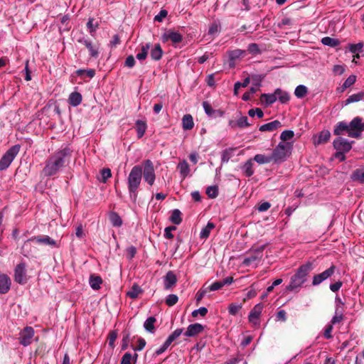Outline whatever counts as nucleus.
I'll list each match as a JSON object with an SVG mask.
<instances>
[{
	"instance_id": "obj_1",
	"label": "nucleus",
	"mask_w": 364,
	"mask_h": 364,
	"mask_svg": "<svg viewBox=\"0 0 364 364\" xmlns=\"http://www.w3.org/2000/svg\"><path fill=\"white\" fill-rule=\"evenodd\" d=\"M71 153L70 149L65 147L50 155L46 160L43 170L45 176H52L57 174L62 168L69 164Z\"/></svg>"
},
{
	"instance_id": "obj_2",
	"label": "nucleus",
	"mask_w": 364,
	"mask_h": 364,
	"mask_svg": "<svg viewBox=\"0 0 364 364\" xmlns=\"http://www.w3.org/2000/svg\"><path fill=\"white\" fill-rule=\"evenodd\" d=\"M364 131V121L360 117H354L348 124L345 121L338 122L333 129V134L341 136L347 133L349 137L358 138Z\"/></svg>"
},
{
	"instance_id": "obj_3",
	"label": "nucleus",
	"mask_w": 364,
	"mask_h": 364,
	"mask_svg": "<svg viewBox=\"0 0 364 364\" xmlns=\"http://www.w3.org/2000/svg\"><path fill=\"white\" fill-rule=\"evenodd\" d=\"M314 268V263L308 261L301 264L291 277L290 282L286 287L289 291L299 292L301 286L307 281V277Z\"/></svg>"
},
{
	"instance_id": "obj_4",
	"label": "nucleus",
	"mask_w": 364,
	"mask_h": 364,
	"mask_svg": "<svg viewBox=\"0 0 364 364\" xmlns=\"http://www.w3.org/2000/svg\"><path fill=\"white\" fill-rule=\"evenodd\" d=\"M142 179V166L136 165L132 167L127 177V186L129 197L133 203H136L138 198V188Z\"/></svg>"
},
{
	"instance_id": "obj_5",
	"label": "nucleus",
	"mask_w": 364,
	"mask_h": 364,
	"mask_svg": "<svg viewBox=\"0 0 364 364\" xmlns=\"http://www.w3.org/2000/svg\"><path fill=\"white\" fill-rule=\"evenodd\" d=\"M292 145L289 142H279L270 155L272 162L279 164L291 154Z\"/></svg>"
},
{
	"instance_id": "obj_6",
	"label": "nucleus",
	"mask_w": 364,
	"mask_h": 364,
	"mask_svg": "<svg viewBox=\"0 0 364 364\" xmlns=\"http://www.w3.org/2000/svg\"><path fill=\"white\" fill-rule=\"evenodd\" d=\"M21 146L16 144L10 147L0 159V171H4L9 167L12 161L18 155Z\"/></svg>"
},
{
	"instance_id": "obj_7",
	"label": "nucleus",
	"mask_w": 364,
	"mask_h": 364,
	"mask_svg": "<svg viewBox=\"0 0 364 364\" xmlns=\"http://www.w3.org/2000/svg\"><path fill=\"white\" fill-rule=\"evenodd\" d=\"M142 176L149 186L154 185L156 175L153 162L150 159L143 161Z\"/></svg>"
},
{
	"instance_id": "obj_8",
	"label": "nucleus",
	"mask_w": 364,
	"mask_h": 364,
	"mask_svg": "<svg viewBox=\"0 0 364 364\" xmlns=\"http://www.w3.org/2000/svg\"><path fill=\"white\" fill-rule=\"evenodd\" d=\"M14 279L16 283L21 285L28 282L29 277L27 275L26 264L25 262H20L15 267Z\"/></svg>"
},
{
	"instance_id": "obj_9",
	"label": "nucleus",
	"mask_w": 364,
	"mask_h": 364,
	"mask_svg": "<svg viewBox=\"0 0 364 364\" xmlns=\"http://www.w3.org/2000/svg\"><path fill=\"white\" fill-rule=\"evenodd\" d=\"M336 270V265L331 264V265L323 272L314 275L311 285L314 287L318 286L323 282L331 278L335 274Z\"/></svg>"
},
{
	"instance_id": "obj_10",
	"label": "nucleus",
	"mask_w": 364,
	"mask_h": 364,
	"mask_svg": "<svg viewBox=\"0 0 364 364\" xmlns=\"http://www.w3.org/2000/svg\"><path fill=\"white\" fill-rule=\"evenodd\" d=\"M266 247V245H261L256 249L252 250L249 252V255L246 257L243 261V264L250 266L252 263L260 261L263 256V251Z\"/></svg>"
},
{
	"instance_id": "obj_11",
	"label": "nucleus",
	"mask_w": 364,
	"mask_h": 364,
	"mask_svg": "<svg viewBox=\"0 0 364 364\" xmlns=\"http://www.w3.org/2000/svg\"><path fill=\"white\" fill-rule=\"evenodd\" d=\"M34 329L31 326L25 327L19 333V343L23 346L30 345L34 336Z\"/></svg>"
},
{
	"instance_id": "obj_12",
	"label": "nucleus",
	"mask_w": 364,
	"mask_h": 364,
	"mask_svg": "<svg viewBox=\"0 0 364 364\" xmlns=\"http://www.w3.org/2000/svg\"><path fill=\"white\" fill-rule=\"evenodd\" d=\"M82 44L90 52L92 58H97L99 55V46L97 43H93L89 38H82L77 41Z\"/></svg>"
},
{
	"instance_id": "obj_13",
	"label": "nucleus",
	"mask_w": 364,
	"mask_h": 364,
	"mask_svg": "<svg viewBox=\"0 0 364 364\" xmlns=\"http://www.w3.org/2000/svg\"><path fill=\"white\" fill-rule=\"evenodd\" d=\"M333 147L336 151H341L344 152H348L351 148L352 144L347 139L338 136L333 141Z\"/></svg>"
},
{
	"instance_id": "obj_14",
	"label": "nucleus",
	"mask_w": 364,
	"mask_h": 364,
	"mask_svg": "<svg viewBox=\"0 0 364 364\" xmlns=\"http://www.w3.org/2000/svg\"><path fill=\"white\" fill-rule=\"evenodd\" d=\"M161 40L164 43L171 41L173 43H178L182 41L183 36L178 32L169 30L162 35Z\"/></svg>"
},
{
	"instance_id": "obj_15",
	"label": "nucleus",
	"mask_w": 364,
	"mask_h": 364,
	"mask_svg": "<svg viewBox=\"0 0 364 364\" xmlns=\"http://www.w3.org/2000/svg\"><path fill=\"white\" fill-rule=\"evenodd\" d=\"M35 241L38 244H43L51 247L56 246V242L48 235H38L28 239L26 242Z\"/></svg>"
},
{
	"instance_id": "obj_16",
	"label": "nucleus",
	"mask_w": 364,
	"mask_h": 364,
	"mask_svg": "<svg viewBox=\"0 0 364 364\" xmlns=\"http://www.w3.org/2000/svg\"><path fill=\"white\" fill-rule=\"evenodd\" d=\"M11 286V280L6 274H0V294H5L9 292Z\"/></svg>"
},
{
	"instance_id": "obj_17",
	"label": "nucleus",
	"mask_w": 364,
	"mask_h": 364,
	"mask_svg": "<svg viewBox=\"0 0 364 364\" xmlns=\"http://www.w3.org/2000/svg\"><path fill=\"white\" fill-rule=\"evenodd\" d=\"M203 330L204 326L202 324L196 323L188 326L184 335L188 337H194L202 333Z\"/></svg>"
},
{
	"instance_id": "obj_18",
	"label": "nucleus",
	"mask_w": 364,
	"mask_h": 364,
	"mask_svg": "<svg viewBox=\"0 0 364 364\" xmlns=\"http://www.w3.org/2000/svg\"><path fill=\"white\" fill-rule=\"evenodd\" d=\"M164 289L169 290L172 289L177 282V277L175 273L172 271H168L164 278Z\"/></svg>"
},
{
	"instance_id": "obj_19",
	"label": "nucleus",
	"mask_w": 364,
	"mask_h": 364,
	"mask_svg": "<svg viewBox=\"0 0 364 364\" xmlns=\"http://www.w3.org/2000/svg\"><path fill=\"white\" fill-rule=\"evenodd\" d=\"M262 309H263V305L261 303L257 304V305H255L254 306V308L251 310V311L249 314V316H248L249 321L250 323H252L254 324H256L257 323V321H258L260 317Z\"/></svg>"
},
{
	"instance_id": "obj_20",
	"label": "nucleus",
	"mask_w": 364,
	"mask_h": 364,
	"mask_svg": "<svg viewBox=\"0 0 364 364\" xmlns=\"http://www.w3.org/2000/svg\"><path fill=\"white\" fill-rule=\"evenodd\" d=\"M282 127V123L279 120H274L271 122L262 124L259 127L260 132H273Z\"/></svg>"
},
{
	"instance_id": "obj_21",
	"label": "nucleus",
	"mask_w": 364,
	"mask_h": 364,
	"mask_svg": "<svg viewBox=\"0 0 364 364\" xmlns=\"http://www.w3.org/2000/svg\"><path fill=\"white\" fill-rule=\"evenodd\" d=\"M82 101V95L78 92H73L68 97V103L73 107H77Z\"/></svg>"
},
{
	"instance_id": "obj_22",
	"label": "nucleus",
	"mask_w": 364,
	"mask_h": 364,
	"mask_svg": "<svg viewBox=\"0 0 364 364\" xmlns=\"http://www.w3.org/2000/svg\"><path fill=\"white\" fill-rule=\"evenodd\" d=\"M364 100V91L350 95L345 101L344 105H348L350 103L358 102Z\"/></svg>"
},
{
	"instance_id": "obj_23",
	"label": "nucleus",
	"mask_w": 364,
	"mask_h": 364,
	"mask_svg": "<svg viewBox=\"0 0 364 364\" xmlns=\"http://www.w3.org/2000/svg\"><path fill=\"white\" fill-rule=\"evenodd\" d=\"M89 283L92 289L98 290L100 289V285L102 283V279L100 276L92 274L90 276Z\"/></svg>"
},
{
	"instance_id": "obj_24",
	"label": "nucleus",
	"mask_w": 364,
	"mask_h": 364,
	"mask_svg": "<svg viewBox=\"0 0 364 364\" xmlns=\"http://www.w3.org/2000/svg\"><path fill=\"white\" fill-rule=\"evenodd\" d=\"M351 179L360 183H364V167L354 170L351 174Z\"/></svg>"
},
{
	"instance_id": "obj_25",
	"label": "nucleus",
	"mask_w": 364,
	"mask_h": 364,
	"mask_svg": "<svg viewBox=\"0 0 364 364\" xmlns=\"http://www.w3.org/2000/svg\"><path fill=\"white\" fill-rule=\"evenodd\" d=\"M163 53L164 52L160 44L157 43L151 50L150 55L152 60H159L162 58Z\"/></svg>"
},
{
	"instance_id": "obj_26",
	"label": "nucleus",
	"mask_w": 364,
	"mask_h": 364,
	"mask_svg": "<svg viewBox=\"0 0 364 364\" xmlns=\"http://www.w3.org/2000/svg\"><path fill=\"white\" fill-rule=\"evenodd\" d=\"M182 126L184 130H191L193 128V118L191 114H187L183 117Z\"/></svg>"
},
{
	"instance_id": "obj_27",
	"label": "nucleus",
	"mask_w": 364,
	"mask_h": 364,
	"mask_svg": "<svg viewBox=\"0 0 364 364\" xmlns=\"http://www.w3.org/2000/svg\"><path fill=\"white\" fill-rule=\"evenodd\" d=\"M75 73L83 80L86 77L91 79L95 76V70L94 69H79L75 71Z\"/></svg>"
},
{
	"instance_id": "obj_28",
	"label": "nucleus",
	"mask_w": 364,
	"mask_h": 364,
	"mask_svg": "<svg viewBox=\"0 0 364 364\" xmlns=\"http://www.w3.org/2000/svg\"><path fill=\"white\" fill-rule=\"evenodd\" d=\"M138 355L134 353V356L130 353H126L122 358L120 364H135Z\"/></svg>"
},
{
	"instance_id": "obj_29",
	"label": "nucleus",
	"mask_w": 364,
	"mask_h": 364,
	"mask_svg": "<svg viewBox=\"0 0 364 364\" xmlns=\"http://www.w3.org/2000/svg\"><path fill=\"white\" fill-rule=\"evenodd\" d=\"M146 127H147V126H146V124L145 122L140 120V119L136 120V133H137V137L139 139L141 138L144 136V134L146 132Z\"/></svg>"
},
{
	"instance_id": "obj_30",
	"label": "nucleus",
	"mask_w": 364,
	"mask_h": 364,
	"mask_svg": "<svg viewBox=\"0 0 364 364\" xmlns=\"http://www.w3.org/2000/svg\"><path fill=\"white\" fill-rule=\"evenodd\" d=\"M331 136V133L328 130H323L321 131L318 136V139L316 141V144H326L328 141Z\"/></svg>"
},
{
	"instance_id": "obj_31",
	"label": "nucleus",
	"mask_w": 364,
	"mask_h": 364,
	"mask_svg": "<svg viewBox=\"0 0 364 364\" xmlns=\"http://www.w3.org/2000/svg\"><path fill=\"white\" fill-rule=\"evenodd\" d=\"M252 159H249L242 166L243 172L247 177H250L254 173Z\"/></svg>"
},
{
	"instance_id": "obj_32",
	"label": "nucleus",
	"mask_w": 364,
	"mask_h": 364,
	"mask_svg": "<svg viewBox=\"0 0 364 364\" xmlns=\"http://www.w3.org/2000/svg\"><path fill=\"white\" fill-rule=\"evenodd\" d=\"M215 227V225L213 222H208L207 225L204 227L200 233V237L201 239H207L210 233V231L213 230Z\"/></svg>"
},
{
	"instance_id": "obj_33",
	"label": "nucleus",
	"mask_w": 364,
	"mask_h": 364,
	"mask_svg": "<svg viewBox=\"0 0 364 364\" xmlns=\"http://www.w3.org/2000/svg\"><path fill=\"white\" fill-rule=\"evenodd\" d=\"M275 95L277 97V100L278 99L279 102L283 104L287 103L290 98L288 92L282 91L279 88L275 90Z\"/></svg>"
},
{
	"instance_id": "obj_34",
	"label": "nucleus",
	"mask_w": 364,
	"mask_h": 364,
	"mask_svg": "<svg viewBox=\"0 0 364 364\" xmlns=\"http://www.w3.org/2000/svg\"><path fill=\"white\" fill-rule=\"evenodd\" d=\"M170 220L175 225H179L182 222L181 212L178 209H174L171 212Z\"/></svg>"
},
{
	"instance_id": "obj_35",
	"label": "nucleus",
	"mask_w": 364,
	"mask_h": 364,
	"mask_svg": "<svg viewBox=\"0 0 364 364\" xmlns=\"http://www.w3.org/2000/svg\"><path fill=\"white\" fill-rule=\"evenodd\" d=\"M321 43L331 48H335L340 44V41L337 38H333L328 36L324 37L321 39Z\"/></svg>"
},
{
	"instance_id": "obj_36",
	"label": "nucleus",
	"mask_w": 364,
	"mask_h": 364,
	"mask_svg": "<svg viewBox=\"0 0 364 364\" xmlns=\"http://www.w3.org/2000/svg\"><path fill=\"white\" fill-rule=\"evenodd\" d=\"M151 43H147L141 46V52L136 54V58L139 60H144L146 58L149 50L150 49Z\"/></svg>"
},
{
	"instance_id": "obj_37",
	"label": "nucleus",
	"mask_w": 364,
	"mask_h": 364,
	"mask_svg": "<svg viewBox=\"0 0 364 364\" xmlns=\"http://www.w3.org/2000/svg\"><path fill=\"white\" fill-rule=\"evenodd\" d=\"M260 100L262 102H265L267 105H270L277 101V97L275 92L273 94H262Z\"/></svg>"
},
{
	"instance_id": "obj_38",
	"label": "nucleus",
	"mask_w": 364,
	"mask_h": 364,
	"mask_svg": "<svg viewBox=\"0 0 364 364\" xmlns=\"http://www.w3.org/2000/svg\"><path fill=\"white\" fill-rule=\"evenodd\" d=\"M252 161H255L259 164H265L272 162L270 156H265L264 154H256L252 159Z\"/></svg>"
},
{
	"instance_id": "obj_39",
	"label": "nucleus",
	"mask_w": 364,
	"mask_h": 364,
	"mask_svg": "<svg viewBox=\"0 0 364 364\" xmlns=\"http://www.w3.org/2000/svg\"><path fill=\"white\" fill-rule=\"evenodd\" d=\"M178 168H179L180 173L183 176V178H186L190 172L189 165L185 160L181 161L178 164Z\"/></svg>"
},
{
	"instance_id": "obj_40",
	"label": "nucleus",
	"mask_w": 364,
	"mask_h": 364,
	"mask_svg": "<svg viewBox=\"0 0 364 364\" xmlns=\"http://www.w3.org/2000/svg\"><path fill=\"white\" fill-rule=\"evenodd\" d=\"M156 321V319L153 317V316H151V317H149L144 322V328L150 332V333H154V330H155V327H154V323Z\"/></svg>"
},
{
	"instance_id": "obj_41",
	"label": "nucleus",
	"mask_w": 364,
	"mask_h": 364,
	"mask_svg": "<svg viewBox=\"0 0 364 364\" xmlns=\"http://www.w3.org/2000/svg\"><path fill=\"white\" fill-rule=\"evenodd\" d=\"M142 292L141 287L134 284L129 291H128L127 295L132 299H136L138 296Z\"/></svg>"
},
{
	"instance_id": "obj_42",
	"label": "nucleus",
	"mask_w": 364,
	"mask_h": 364,
	"mask_svg": "<svg viewBox=\"0 0 364 364\" xmlns=\"http://www.w3.org/2000/svg\"><path fill=\"white\" fill-rule=\"evenodd\" d=\"M250 82V77H245L242 82H240L239 81L236 82L234 85V95H237L239 89L241 87H246L249 85Z\"/></svg>"
},
{
	"instance_id": "obj_43",
	"label": "nucleus",
	"mask_w": 364,
	"mask_h": 364,
	"mask_svg": "<svg viewBox=\"0 0 364 364\" xmlns=\"http://www.w3.org/2000/svg\"><path fill=\"white\" fill-rule=\"evenodd\" d=\"M307 92V87L304 85H300L296 87L294 95L298 98H303L306 95Z\"/></svg>"
},
{
	"instance_id": "obj_44",
	"label": "nucleus",
	"mask_w": 364,
	"mask_h": 364,
	"mask_svg": "<svg viewBox=\"0 0 364 364\" xmlns=\"http://www.w3.org/2000/svg\"><path fill=\"white\" fill-rule=\"evenodd\" d=\"M242 308V304L231 303L228 306V312L232 316H235Z\"/></svg>"
},
{
	"instance_id": "obj_45",
	"label": "nucleus",
	"mask_w": 364,
	"mask_h": 364,
	"mask_svg": "<svg viewBox=\"0 0 364 364\" xmlns=\"http://www.w3.org/2000/svg\"><path fill=\"white\" fill-rule=\"evenodd\" d=\"M101 178H99L100 181L105 183L109 178L112 176L110 168H104L100 171Z\"/></svg>"
},
{
	"instance_id": "obj_46",
	"label": "nucleus",
	"mask_w": 364,
	"mask_h": 364,
	"mask_svg": "<svg viewBox=\"0 0 364 364\" xmlns=\"http://www.w3.org/2000/svg\"><path fill=\"white\" fill-rule=\"evenodd\" d=\"M206 285H207V283L204 284V285L203 286V287L199 289L198 291V292L196 293V304L197 305L199 304V303L200 302V301L203 299V298L204 297V296L208 293L209 292L208 290L206 288Z\"/></svg>"
},
{
	"instance_id": "obj_47",
	"label": "nucleus",
	"mask_w": 364,
	"mask_h": 364,
	"mask_svg": "<svg viewBox=\"0 0 364 364\" xmlns=\"http://www.w3.org/2000/svg\"><path fill=\"white\" fill-rule=\"evenodd\" d=\"M206 194L210 198H215L218 196V188L217 186H208L206 189Z\"/></svg>"
},
{
	"instance_id": "obj_48",
	"label": "nucleus",
	"mask_w": 364,
	"mask_h": 364,
	"mask_svg": "<svg viewBox=\"0 0 364 364\" xmlns=\"http://www.w3.org/2000/svg\"><path fill=\"white\" fill-rule=\"evenodd\" d=\"M110 220L113 226L120 227L122 224V220L119 215L116 213H112L110 215Z\"/></svg>"
},
{
	"instance_id": "obj_49",
	"label": "nucleus",
	"mask_w": 364,
	"mask_h": 364,
	"mask_svg": "<svg viewBox=\"0 0 364 364\" xmlns=\"http://www.w3.org/2000/svg\"><path fill=\"white\" fill-rule=\"evenodd\" d=\"M294 136V132L291 130H284L280 135V139L282 142H286L288 140L291 139Z\"/></svg>"
},
{
	"instance_id": "obj_50",
	"label": "nucleus",
	"mask_w": 364,
	"mask_h": 364,
	"mask_svg": "<svg viewBox=\"0 0 364 364\" xmlns=\"http://www.w3.org/2000/svg\"><path fill=\"white\" fill-rule=\"evenodd\" d=\"M203 107L207 115L209 117H213L215 115V109H213L211 105L208 102L204 101L203 102Z\"/></svg>"
},
{
	"instance_id": "obj_51",
	"label": "nucleus",
	"mask_w": 364,
	"mask_h": 364,
	"mask_svg": "<svg viewBox=\"0 0 364 364\" xmlns=\"http://www.w3.org/2000/svg\"><path fill=\"white\" fill-rule=\"evenodd\" d=\"M178 301V297L176 294H169L166 299V304L168 306L175 305Z\"/></svg>"
},
{
	"instance_id": "obj_52",
	"label": "nucleus",
	"mask_w": 364,
	"mask_h": 364,
	"mask_svg": "<svg viewBox=\"0 0 364 364\" xmlns=\"http://www.w3.org/2000/svg\"><path fill=\"white\" fill-rule=\"evenodd\" d=\"M237 127L240 128H245L250 127V123L248 122V118L246 116L240 117L237 121Z\"/></svg>"
},
{
	"instance_id": "obj_53",
	"label": "nucleus",
	"mask_w": 364,
	"mask_h": 364,
	"mask_svg": "<svg viewBox=\"0 0 364 364\" xmlns=\"http://www.w3.org/2000/svg\"><path fill=\"white\" fill-rule=\"evenodd\" d=\"M343 316L342 312H340L338 314V308H336V314L332 318V319L331 321V324H332V326H333L336 323H339L343 321Z\"/></svg>"
},
{
	"instance_id": "obj_54",
	"label": "nucleus",
	"mask_w": 364,
	"mask_h": 364,
	"mask_svg": "<svg viewBox=\"0 0 364 364\" xmlns=\"http://www.w3.org/2000/svg\"><path fill=\"white\" fill-rule=\"evenodd\" d=\"M356 81V76L354 75H350L343 82V89H346L351 85H353Z\"/></svg>"
},
{
	"instance_id": "obj_55",
	"label": "nucleus",
	"mask_w": 364,
	"mask_h": 364,
	"mask_svg": "<svg viewBox=\"0 0 364 364\" xmlns=\"http://www.w3.org/2000/svg\"><path fill=\"white\" fill-rule=\"evenodd\" d=\"M223 287L224 286L223 284L222 281L215 282L213 283L212 284H210L209 286L206 285V288H207V289L208 290L209 292L212 291L219 290L221 288H223Z\"/></svg>"
},
{
	"instance_id": "obj_56",
	"label": "nucleus",
	"mask_w": 364,
	"mask_h": 364,
	"mask_svg": "<svg viewBox=\"0 0 364 364\" xmlns=\"http://www.w3.org/2000/svg\"><path fill=\"white\" fill-rule=\"evenodd\" d=\"M130 342V335L129 333H124L123 338L122 341V350H124L128 348L129 343Z\"/></svg>"
},
{
	"instance_id": "obj_57",
	"label": "nucleus",
	"mask_w": 364,
	"mask_h": 364,
	"mask_svg": "<svg viewBox=\"0 0 364 364\" xmlns=\"http://www.w3.org/2000/svg\"><path fill=\"white\" fill-rule=\"evenodd\" d=\"M247 51L253 55L260 53L259 46L257 43H250L247 47Z\"/></svg>"
},
{
	"instance_id": "obj_58",
	"label": "nucleus",
	"mask_w": 364,
	"mask_h": 364,
	"mask_svg": "<svg viewBox=\"0 0 364 364\" xmlns=\"http://www.w3.org/2000/svg\"><path fill=\"white\" fill-rule=\"evenodd\" d=\"M136 254V249L134 246H130L126 250V256L129 259H133Z\"/></svg>"
},
{
	"instance_id": "obj_59",
	"label": "nucleus",
	"mask_w": 364,
	"mask_h": 364,
	"mask_svg": "<svg viewBox=\"0 0 364 364\" xmlns=\"http://www.w3.org/2000/svg\"><path fill=\"white\" fill-rule=\"evenodd\" d=\"M264 79V76L261 75H255L252 77V85L255 87H260L261 82Z\"/></svg>"
},
{
	"instance_id": "obj_60",
	"label": "nucleus",
	"mask_w": 364,
	"mask_h": 364,
	"mask_svg": "<svg viewBox=\"0 0 364 364\" xmlns=\"http://www.w3.org/2000/svg\"><path fill=\"white\" fill-rule=\"evenodd\" d=\"M117 338V333L114 331H111L108 336V344L109 347L113 348L114 347V342Z\"/></svg>"
},
{
	"instance_id": "obj_61",
	"label": "nucleus",
	"mask_w": 364,
	"mask_h": 364,
	"mask_svg": "<svg viewBox=\"0 0 364 364\" xmlns=\"http://www.w3.org/2000/svg\"><path fill=\"white\" fill-rule=\"evenodd\" d=\"M168 11L165 9H162L160 12L154 17V21L158 22H162L163 20L167 16Z\"/></svg>"
},
{
	"instance_id": "obj_62",
	"label": "nucleus",
	"mask_w": 364,
	"mask_h": 364,
	"mask_svg": "<svg viewBox=\"0 0 364 364\" xmlns=\"http://www.w3.org/2000/svg\"><path fill=\"white\" fill-rule=\"evenodd\" d=\"M176 226H168L166 227L164 230V237L167 239H172L173 238V235L171 233V231L176 230Z\"/></svg>"
},
{
	"instance_id": "obj_63",
	"label": "nucleus",
	"mask_w": 364,
	"mask_h": 364,
	"mask_svg": "<svg viewBox=\"0 0 364 364\" xmlns=\"http://www.w3.org/2000/svg\"><path fill=\"white\" fill-rule=\"evenodd\" d=\"M136 63L135 59L133 55H129L124 62V66L132 68L134 66Z\"/></svg>"
},
{
	"instance_id": "obj_64",
	"label": "nucleus",
	"mask_w": 364,
	"mask_h": 364,
	"mask_svg": "<svg viewBox=\"0 0 364 364\" xmlns=\"http://www.w3.org/2000/svg\"><path fill=\"white\" fill-rule=\"evenodd\" d=\"M343 286V282L340 280L330 284L329 288L333 292H337Z\"/></svg>"
}]
</instances>
